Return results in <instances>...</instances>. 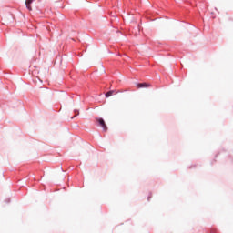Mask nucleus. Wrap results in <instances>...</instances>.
I'll use <instances>...</instances> for the list:
<instances>
[{
	"instance_id": "f257e3e1",
	"label": "nucleus",
	"mask_w": 233,
	"mask_h": 233,
	"mask_svg": "<svg viewBox=\"0 0 233 233\" xmlns=\"http://www.w3.org/2000/svg\"><path fill=\"white\" fill-rule=\"evenodd\" d=\"M96 121L105 132L108 130V127H106V124L105 123V120L103 118H96Z\"/></svg>"
},
{
	"instance_id": "20e7f679",
	"label": "nucleus",
	"mask_w": 233,
	"mask_h": 233,
	"mask_svg": "<svg viewBox=\"0 0 233 233\" xmlns=\"http://www.w3.org/2000/svg\"><path fill=\"white\" fill-rule=\"evenodd\" d=\"M26 8L32 10V1H25Z\"/></svg>"
},
{
	"instance_id": "423d86ee",
	"label": "nucleus",
	"mask_w": 233,
	"mask_h": 233,
	"mask_svg": "<svg viewBox=\"0 0 233 233\" xmlns=\"http://www.w3.org/2000/svg\"><path fill=\"white\" fill-rule=\"evenodd\" d=\"M28 1H34V0H28Z\"/></svg>"
},
{
	"instance_id": "39448f33",
	"label": "nucleus",
	"mask_w": 233,
	"mask_h": 233,
	"mask_svg": "<svg viewBox=\"0 0 233 233\" xmlns=\"http://www.w3.org/2000/svg\"><path fill=\"white\" fill-rule=\"evenodd\" d=\"M76 116H79V110L75 109V116L73 117H71V119H74V117H76Z\"/></svg>"
},
{
	"instance_id": "f03ea898",
	"label": "nucleus",
	"mask_w": 233,
	"mask_h": 233,
	"mask_svg": "<svg viewBox=\"0 0 233 233\" xmlns=\"http://www.w3.org/2000/svg\"><path fill=\"white\" fill-rule=\"evenodd\" d=\"M150 84L147 83H137V88H148Z\"/></svg>"
},
{
	"instance_id": "7ed1b4c3",
	"label": "nucleus",
	"mask_w": 233,
	"mask_h": 233,
	"mask_svg": "<svg viewBox=\"0 0 233 233\" xmlns=\"http://www.w3.org/2000/svg\"><path fill=\"white\" fill-rule=\"evenodd\" d=\"M117 94L116 90H111L106 94V97H112V96Z\"/></svg>"
}]
</instances>
